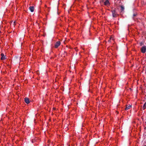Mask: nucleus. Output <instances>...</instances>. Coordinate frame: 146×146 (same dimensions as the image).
Segmentation results:
<instances>
[{
    "label": "nucleus",
    "instance_id": "obj_8",
    "mask_svg": "<svg viewBox=\"0 0 146 146\" xmlns=\"http://www.w3.org/2000/svg\"><path fill=\"white\" fill-rule=\"evenodd\" d=\"M131 106L130 105H129L128 106L126 105V107L125 108V110H127L129 109L131 107Z\"/></svg>",
    "mask_w": 146,
    "mask_h": 146
},
{
    "label": "nucleus",
    "instance_id": "obj_9",
    "mask_svg": "<svg viewBox=\"0 0 146 146\" xmlns=\"http://www.w3.org/2000/svg\"><path fill=\"white\" fill-rule=\"evenodd\" d=\"M121 11L122 12V11H123L124 9V7L123 6H121Z\"/></svg>",
    "mask_w": 146,
    "mask_h": 146
},
{
    "label": "nucleus",
    "instance_id": "obj_7",
    "mask_svg": "<svg viewBox=\"0 0 146 146\" xmlns=\"http://www.w3.org/2000/svg\"><path fill=\"white\" fill-rule=\"evenodd\" d=\"M29 9L31 12H33L34 10V6H30L29 7Z\"/></svg>",
    "mask_w": 146,
    "mask_h": 146
},
{
    "label": "nucleus",
    "instance_id": "obj_4",
    "mask_svg": "<svg viewBox=\"0 0 146 146\" xmlns=\"http://www.w3.org/2000/svg\"><path fill=\"white\" fill-rule=\"evenodd\" d=\"M24 100L25 102L27 104H28L30 103L29 100L28 98L26 97L25 98Z\"/></svg>",
    "mask_w": 146,
    "mask_h": 146
},
{
    "label": "nucleus",
    "instance_id": "obj_1",
    "mask_svg": "<svg viewBox=\"0 0 146 146\" xmlns=\"http://www.w3.org/2000/svg\"><path fill=\"white\" fill-rule=\"evenodd\" d=\"M141 51L143 53H145L146 52V46H144L142 47L141 48Z\"/></svg>",
    "mask_w": 146,
    "mask_h": 146
},
{
    "label": "nucleus",
    "instance_id": "obj_3",
    "mask_svg": "<svg viewBox=\"0 0 146 146\" xmlns=\"http://www.w3.org/2000/svg\"><path fill=\"white\" fill-rule=\"evenodd\" d=\"M60 44V41H57L55 45V47L57 48Z\"/></svg>",
    "mask_w": 146,
    "mask_h": 146
},
{
    "label": "nucleus",
    "instance_id": "obj_2",
    "mask_svg": "<svg viewBox=\"0 0 146 146\" xmlns=\"http://www.w3.org/2000/svg\"><path fill=\"white\" fill-rule=\"evenodd\" d=\"M112 16L113 17H117V13L115 9L112 10Z\"/></svg>",
    "mask_w": 146,
    "mask_h": 146
},
{
    "label": "nucleus",
    "instance_id": "obj_6",
    "mask_svg": "<svg viewBox=\"0 0 146 146\" xmlns=\"http://www.w3.org/2000/svg\"><path fill=\"white\" fill-rule=\"evenodd\" d=\"M104 5L106 6H109L110 5L109 1L108 0H106L104 2Z\"/></svg>",
    "mask_w": 146,
    "mask_h": 146
},
{
    "label": "nucleus",
    "instance_id": "obj_13",
    "mask_svg": "<svg viewBox=\"0 0 146 146\" xmlns=\"http://www.w3.org/2000/svg\"><path fill=\"white\" fill-rule=\"evenodd\" d=\"M129 89H130V90H132L131 88H129Z\"/></svg>",
    "mask_w": 146,
    "mask_h": 146
},
{
    "label": "nucleus",
    "instance_id": "obj_5",
    "mask_svg": "<svg viewBox=\"0 0 146 146\" xmlns=\"http://www.w3.org/2000/svg\"><path fill=\"white\" fill-rule=\"evenodd\" d=\"M1 60H4L6 58L5 57V56L4 54L1 53Z\"/></svg>",
    "mask_w": 146,
    "mask_h": 146
},
{
    "label": "nucleus",
    "instance_id": "obj_14",
    "mask_svg": "<svg viewBox=\"0 0 146 146\" xmlns=\"http://www.w3.org/2000/svg\"><path fill=\"white\" fill-rule=\"evenodd\" d=\"M144 146H146V145H144Z\"/></svg>",
    "mask_w": 146,
    "mask_h": 146
},
{
    "label": "nucleus",
    "instance_id": "obj_12",
    "mask_svg": "<svg viewBox=\"0 0 146 146\" xmlns=\"http://www.w3.org/2000/svg\"><path fill=\"white\" fill-rule=\"evenodd\" d=\"M140 46H142L143 44V43L142 42H141L140 43Z\"/></svg>",
    "mask_w": 146,
    "mask_h": 146
},
{
    "label": "nucleus",
    "instance_id": "obj_11",
    "mask_svg": "<svg viewBox=\"0 0 146 146\" xmlns=\"http://www.w3.org/2000/svg\"><path fill=\"white\" fill-rule=\"evenodd\" d=\"M137 15V14L136 13H134L133 14V17H135V16H136Z\"/></svg>",
    "mask_w": 146,
    "mask_h": 146
},
{
    "label": "nucleus",
    "instance_id": "obj_10",
    "mask_svg": "<svg viewBox=\"0 0 146 146\" xmlns=\"http://www.w3.org/2000/svg\"><path fill=\"white\" fill-rule=\"evenodd\" d=\"M146 107V102L144 104L143 106V108L144 110Z\"/></svg>",
    "mask_w": 146,
    "mask_h": 146
}]
</instances>
